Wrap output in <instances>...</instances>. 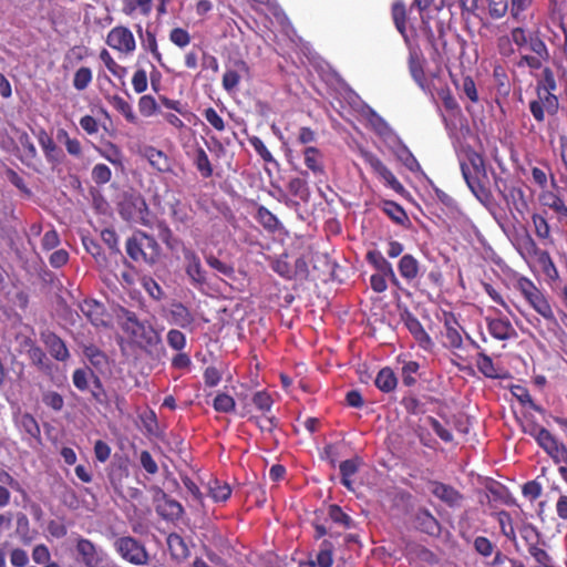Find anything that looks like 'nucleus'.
Returning a JSON list of instances; mask_svg holds the SVG:
<instances>
[{"label":"nucleus","mask_w":567,"mask_h":567,"mask_svg":"<svg viewBox=\"0 0 567 567\" xmlns=\"http://www.w3.org/2000/svg\"><path fill=\"white\" fill-rule=\"evenodd\" d=\"M410 51L409 69L414 81L423 86L425 81L424 74V56L423 51H426L429 56L435 62H442L443 53L446 43L444 38H404Z\"/></svg>","instance_id":"obj_1"},{"label":"nucleus","mask_w":567,"mask_h":567,"mask_svg":"<svg viewBox=\"0 0 567 567\" xmlns=\"http://www.w3.org/2000/svg\"><path fill=\"white\" fill-rule=\"evenodd\" d=\"M463 179L477 200L487 206L492 202V193L484 157L473 150H463Z\"/></svg>","instance_id":"obj_2"},{"label":"nucleus","mask_w":567,"mask_h":567,"mask_svg":"<svg viewBox=\"0 0 567 567\" xmlns=\"http://www.w3.org/2000/svg\"><path fill=\"white\" fill-rule=\"evenodd\" d=\"M506 488L499 482L471 472L467 475V499L474 503V508H484L492 502L503 501Z\"/></svg>","instance_id":"obj_3"},{"label":"nucleus","mask_w":567,"mask_h":567,"mask_svg":"<svg viewBox=\"0 0 567 567\" xmlns=\"http://www.w3.org/2000/svg\"><path fill=\"white\" fill-rule=\"evenodd\" d=\"M127 256L138 265L154 266L161 258L157 240L142 230H136L125 243Z\"/></svg>","instance_id":"obj_4"},{"label":"nucleus","mask_w":567,"mask_h":567,"mask_svg":"<svg viewBox=\"0 0 567 567\" xmlns=\"http://www.w3.org/2000/svg\"><path fill=\"white\" fill-rule=\"evenodd\" d=\"M120 326L122 330L142 349H151L157 347L162 339L154 327L138 320L135 312L122 309Z\"/></svg>","instance_id":"obj_5"},{"label":"nucleus","mask_w":567,"mask_h":567,"mask_svg":"<svg viewBox=\"0 0 567 567\" xmlns=\"http://www.w3.org/2000/svg\"><path fill=\"white\" fill-rule=\"evenodd\" d=\"M514 288L539 316L557 326V319L547 296L529 278L518 276Z\"/></svg>","instance_id":"obj_6"},{"label":"nucleus","mask_w":567,"mask_h":567,"mask_svg":"<svg viewBox=\"0 0 567 567\" xmlns=\"http://www.w3.org/2000/svg\"><path fill=\"white\" fill-rule=\"evenodd\" d=\"M118 212L126 221L148 225V206L144 197L138 193H125L118 204Z\"/></svg>","instance_id":"obj_7"},{"label":"nucleus","mask_w":567,"mask_h":567,"mask_svg":"<svg viewBox=\"0 0 567 567\" xmlns=\"http://www.w3.org/2000/svg\"><path fill=\"white\" fill-rule=\"evenodd\" d=\"M116 553L126 561L143 566L148 564L150 556L145 546L132 536L118 537L114 542Z\"/></svg>","instance_id":"obj_8"},{"label":"nucleus","mask_w":567,"mask_h":567,"mask_svg":"<svg viewBox=\"0 0 567 567\" xmlns=\"http://www.w3.org/2000/svg\"><path fill=\"white\" fill-rule=\"evenodd\" d=\"M361 155L365 164L371 167L373 173L377 174L388 187L396 193L404 190L403 185L375 154L363 151Z\"/></svg>","instance_id":"obj_9"},{"label":"nucleus","mask_w":567,"mask_h":567,"mask_svg":"<svg viewBox=\"0 0 567 567\" xmlns=\"http://www.w3.org/2000/svg\"><path fill=\"white\" fill-rule=\"evenodd\" d=\"M523 432L534 437L547 455L560 443L547 429L538 424L535 420H527L523 424Z\"/></svg>","instance_id":"obj_10"},{"label":"nucleus","mask_w":567,"mask_h":567,"mask_svg":"<svg viewBox=\"0 0 567 567\" xmlns=\"http://www.w3.org/2000/svg\"><path fill=\"white\" fill-rule=\"evenodd\" d=\"M444 330L441 331L442 343L450 349L461 348V334L458 329L461 324L457 317L450 311H443Z\"/></svg>","instance_id":"obj_11"},{"label":"nucleus","mask_w":567,"mask_h":567,"mask_svg":"<svg viewBox=\"0 0 567 567\" xmlns=\"http://www.w3.org/2000/svg\"><path fill=\"white\" fill-rule=\"evenodd\" d=\"M559 101L557 96L537 95L529 102V111L537 123L545 121V114L555 115L558 112Z\"/></svg>","instance_id":"obj_12"},{"label":"nucleus","mask_w":567,"mask_h":567,"mask_svg":"<svg viewBox=\"0 0 567 567\" xmlns=\"http://www.w3.org/2000/svg\"><path fill=\"white\" fill-rule=\"evenodd\" d=\"M80 310L83 316L94 326V327H106L109 324V313L103 303L94 300V299H85L80 305Z\"/></svg>","instance_id":"obj_13"},{"label":"nucleus","mask_w":567,"mask_h":567,"mask_svg":"<svg viewBox=\"0 0 567 567\" xmlns=\"http://www.w3.org/2000/svg\"><path fill=\"white\" fill-rule=\"evenodd\" d=\"M184 259L186 261V274L195 286H203L206 284V271L202 267L199 257L195 251L188 249L184 251Z\"/></svg>","instance_id":"obj_14"},{"label":"nucleus","mask_w":567,"mask_h":567,"mask_svg":"<svg viewBox=\"0 0 567 567\" xmlns=\"http://www.w3.org/2000/svg\"><path fill=\"white\" fill-rule=\"evenodd\" d=\"M523 537L526 540L528 554L535 560V565L550 563L553 557L540 546L539 535L534 529H526Z\"/></svg>","instance_id":"obj_15"},{"label":"nucleus","mask_w":567,"mask_h":567,"mask_svg":"<svg viewBox=\"0 0 567 567\" xmlns=\"http://www.w3.org/2000/svg\"><path fill=\"white\" fill-rule=\"evenodd\" d=\"M523 537L526 540L528 554L535 560V565L550 563L553 557L540 546L539 535L534 529H526Z\"/></svg>","instance_id":"obj_16"},{"label":"nucleus","mask_w":567,"mask_h":567,"mask_svg":"<svg viewBox=\"0 0 567 567\" xmlns=\"http://www.w3.org/2000/svg\"><path fill=\"white\" fill-rule=\"evenodd\" d=\"M403 322L421 348L427 350L433 346L431 337L415 316L411 312H405L403 315Z\"/></svg>","instance_id":"obj_17"},{"label":"nucleus","mask_w":567,"mask_h":567,"mask_svg":"<svg viewBox=\"0 0 567 567\" xmlns=\"http://www.w3.org/2000/svg\"><path fill=\"white\" fill-rule=\"evenodd\" d=\"M41 338L45 348L55 360L64 362L70 358L65 342L58 334L49 331L42 333Z\"/></svg>","instance_id":"obj_18"},{"label":"nucleus","mask_w":567,"mask_h":567,"mask_svg":"<svg viewBox=\"0 0 567 567\" xmlns=\"http://www.w3.org/2000/svg\"><path fill=\"white\" fill-rule=\"evenodd\" d=\"M156 513L167 520H177L184 514V508L182 504L166 494L163 495L156 505Z\"/></svg>","instance_id":"obj_19"},{"label":"nucleus","mask_w":567,"mask_h":567,"mask_svg":"<svg viewBox=\"0 0 567 567\" xmlns=\"http://www.w3.org/2000/svg\"><path fill=\"white\" fill-rule=\"evenodd\" d=\"M249 68L243 60H236L231 69H227L223 75V87L233 92L239 84L243 74H248Z\"/></svg>","instance_id":"obj_20"},{"label":"nucleus","mask_w":567,"mask_h":567,"mask_svg":"<svg viewBox=\"0 0 567 567\" xmlns=\"http://www.w3.org/2000/svg\"><path fill=\"white\" fill-rule=\"evenodd\" d=\"M303 161L306 167L313 173V175H324L323 154L321 151L313 146H308L303 151Z\"/></svg>","instance_id":"obj_21"},{"label":"nucleus","mask_w":567,"mask_h":567,"mask_svg":"<svg viewBox=\"0 0 567 567\" xmlns=\"http://www.w3.org/2000/svg\"><path fill=\"white\" fill-rule=\"evenodd\" d=\"M145 157L157 172L167 173L172 171L171 159L163 151L148 146L145 148Z\"/></svg>","instance_id":"obj_22"},{"label":"nucleus","mask_w":567,"mask_h":567,"mask_svg":"<svg viewBox=\"0 0 567 567\" xmlns=\"http://www.w3.org/2000/svg\"><path fill=\"white\" fill-rule=\"evenodd\" d=\"M195 318L193 313L189 311L187 307L183 303H174L171 308V322L183 328L187 329L193 326Z\"/></svg>","instance_id":"obj_23"},{"label":"nucleus","mask_w":567,"mask_h":567,"mask_svg":"<svg viewBox=\"0 0 567 567\" xmlns=\"http://www.w3.org/2000/svg\"><path fill=\"white\" fill-rule=\"evenodd\" d=\"M557 91V82L554 75V72L549 68H545L542 72L540 78L536 83V94L537 95H548V96H557L555 92Z\"/></svg>","instance_id":"obj_24"},{"label":"nucleus","mask_w":567,"mask_h":567,"mask_svg":"<svg viewBox=\"0 0 567 567\" xmlns=\"http://www.w3.org/2000/svg\"><path fill=\"white\" fill-rule=\"evenodd\" d=\"M361 464L359 457L349 458L342 461L339 465L341 474V484L349 491H353V484L351 477L357 474Z\"/></svg>","instance_id":"obj_25"},{"label":"nucleus","mask_w":567,"mask_h":567,"mask_svg":"<svg viewBox=\"0 0 567 567\" xmlns=\"http://www.w3.org/2000/svg\"><path fill=\"white\" fill-rule=\"evenodd\" d=\"M398 269L403 279L412 281L419 276L420 264L412 255H404L398 264Z\"/></svg>","instance_id":"obj_26"},{"label":"nucleus","mask_w":567,"mask_h":567,"mask_svg":"<svg viewBox=\"0 0 567 567\" xmlns=\"http://www.w3.org/2000/svg\"><path fill=\"white\" fill-rule=\"evenodd\" d=\"M489 333L497 340H507L511 338L514 329L508 319H491L487 324Z\"/></svg>","instance_id":"obj_27"},{"label":"nucleus","mask_w":567,"mask_h":567,"mask_svg":"<svg viewBox=\"0 0 567 567\" xmlns=\"http://www.w3.org/2000/svg\"><path fill=\"white\" fill-rule=\"evenodd\" d=\"M518 251L524 259H537L545 250L540 249L535 239L526 233L518 240Z\"/></svg>","instance_id":"obj_28"},{"label":"nucleus","mask_w":567,"mask_h":567,"mask_svg":"<svg viewBox=\"0 0 567 567\" xmlns=\"http://www.w3.org/2000/svg\"><path fill=\"white\" fill-rule=\"evenodd\" d=\"M167 546L171 555L176 559H186L189 556V549L184 538L177 533H171L167 536Z\"/></svg>","instance_id":"obj_29"},{"label":"nucleus","mask_w":567,"mask_h":567,"mask_svg":"<svg viewBox=\"0 0 567 567\" xmlns=\"http://www.w3.org/2000/svg\"><path fill=\"white\" fill-rule=\"evenodd\" d=\"M94 377H99L90 368H79L72 373V382L80 392H86L90 389V382L93 383Z\"/></svg>","instance_id":"obj_30"},{"label":"nucleus","mask_w":567,"mask_h":567,"mask_svg":"<svg viewBox=\"0 0 567 567\" xmlns=\"http://www.w3.org/2000/svg\"><path fill=\"white\" fill-rule=\"evenodd\" d=\"M430 486L433 495L446 504L452 506L457 503L458 493L453 487L439 482H433Z\"/></svg>","instance_id":"obj_31"},{"label":"nucleus","mask_w":567,"mask_h":567,"mask_svg":"<svg viewBox=\"0 0 567 567\" xmlns=\"http://www.w3.org/2000/svg\"><path fill=\"white\" fill-rule=\"evenodd\" d=\"M476 367L486 378L501 379L504 377L502 369L495 365L492 358L484 353L478 354Z\"/></svg>","instance_id":"obj_32"},{"label":"nucleus","mask_w":567,"mask_h":567,"mask_svg":"<svg viewBox=\"0 0 567 567\" xmlns=\"http://www.w3.org/2000/svg\"><path fill=\"white\" fill-rule=\"evenodd\" d=\"M374 383L380 391L388 393L395 389L398 380L392 369L383 368L379 371Z\"/></svg>","instance_id":"obj_33"},{"label":"nucleus","mask_w":567,"mask_h":567,"mask_svg":"<svg viewBox=\"0 0 567 567\" xmlns=\"http://www.w3.org/2000/svg\"><path fill=\"white\" fill-rule=\"evenodd\" d=\"M89 391L91 393V399L95 404L103 406L104 409L110 408L111 401L100 377H94L92 386H90Z\"/></svg>","instance_id":"obj_34"},{"label":"nucleus","mask_w":567,"mask_h":567,"mask_svg":"<svg viewBox=\"0 0 567 567\" xmlns=\"http://www.w3.org/2000/svg\"><path fill=\"white\" fill-rule=\"evenodd\" d=\"M493 79L498 95L506 97L511 92V82L505 68L499 64L495 65Z\"/></svg>","instance_id":"obj_35"},{"label":"nucleus","mask_w":567,"mask_h":567,"mask_svg":"<svg viewBox=\"0 0 567 567\" xmlns=\"http://www.w3.org/2000/svg\"><path fill=\"white\" fill-rule=\"evenodd\" d=\"M558 466V473L567 484V446L560 442L548 455Z\"/></svg>","instance_id":"obj_36"},{"label":"nucleus","mask_w":567,"mask_h":567,"mask_svg":"<svg viewBox=\"0 0 567 567\" xmlns=\"http://www.w3.org/2000/svg\"><path fill=\"white\" fill-rule=\"evenodd\" d=\"M367 260L383 275L395 277L392 265L384 258L379 250H370L367 254Z\"/></svg>","instance_id":"obj_37"},{"label":"nucleus","mask_w":567,"mask_h":567,"mask_svg":"<svg viewBox=\"0 0 567 567\" xmlns=\"http://www.w3.org/2000/svg\"><path fill=\"white\" fill-rule=\"evenodd\" d=\"M83 353L89 362L97 370H103L109 364L106 354L94 344L85 347Z\"/></svg>","instance_id":"obj_38"},{"label":"nucleus","mask_w":567,"mask_h":567,"mask_svg":"<svg viewBox=\"0 0 567 567\" xmlns=\"http://www.w3.org/2000/svg\"><path fill=\"white\" fill-rule=\"evenodd\" d=\"M256 219L266 230L270 233H275L279 228V219L265 206L258 207Z\"/></svg>","instance_id":"obj_39"},{"label":"nucleus","mask_w":567,"mask_h":567,"mask_svg":"<svg viewBox=\"0 0 567 567\" xmlns=\"http://www.w3.org/2000/svg\"><path fill=\"white\" fill-rule=\"evenodd\" d=\"M287 188L292 196L298 197L302 202H308L310 198V189L308 182L305 178H291L287 185Z\"/></svg>","instance_id":"obj_40"},{"label":"nucleus","mask_w":567,"mask_h":567,"mask_svg":"<svg viewBox=\"0 0 567 567\" xmlns=\"http://www.w3.org/2000/svg\"><path fill=\"white\" fill-rule=\"evenodd\" d=\"M466 542L472 544L474 551L484 558L491 557L496 547L493 542L484 536H476L473 539L466 538Z\"/></svg>","instance_id":"obj_41"},{"label":"nucleus","mask_w":567,"mask_h":567,"mask_svg":"<svg viewBox=\"0 0 567 567\" xmlns=\"http://www.w3.org/2000/svg\"><path fill=\"white\" fill-rule=\"evenodd\" d=\"M391 13L396 30L404 35L406 32V8L403 1H395L392 4Z\"/></svg>","instance_id":"obj_42"},{"label":"nucleus","mask_w":567,"mask_h":567,"mask_svg":"<svg viewBox=\"0 0 567 567\" xmlns=\"http://www.w3.org/2000/svg\"><path fill=\"white\" fill-rule=\"evenodd\" d=\"M248 421L254 423L261 432L269 434L272 433L279 424L276 416H269L266 413H262V415H251Z\"/></svg>","instance_id":"obj_43"},{"label":"nucleus","mask_w":567,"mask_h":567,"mask_svg":"<svg viewBox=\"0 0 567 567\" xmlns=\"http://www.w3.org/2000/svg\"><path fill=\"white\" fill-rule=\"evenodd\" d=\"M383 212L398 225H404L406 221H409V217L405 210L395 202H384Z\"/></svg>","instance_id":"obj_44"},{"label":"nucleus","mask_w":567,"mask_h":567,"mask_svg":"<svg viewBox=\"0 0 567 567\" xmlns=\"http://www.w3.org/2000/svg\"><path fill=\"white\" fill-rule=\"evenodd\" d=\"M194 165L204 178H209L213 176L214 169L204 148L199 147L196 151Z\"/></svg>","instance_id":"obj_45"},{"label":"nucleus","mask_w":567,"mask_h":567,"mask_svg":"<svg viewBox=\"0 0 567 567\" xmlns=\"http://www.w3.org/2000/svg\"><path fill=\"white\" fill-rule=\"evenodd\" d=\"M19 427L25 432L30 437L33 439H40L41 430L40 426L34 419L33 415L30 413H23L19 421H18Z\"/></svg>","instance_id":"obj_46"},{"label":"nucleus","mask_w":567,"mask_h":567,"mask_svg":"<svg viewBox=\"0 0 567 567\" xmlns=\"http://www.w3.org/2000/svg\"><path fill=\"white\" fill-rule=\"evenodd\" d=\"M112 106L121 113L127 122L136 123V115L133 112L132 105L120 95H113L110 99Z\"/></svg>","instance_id":"obj_47"},{"label":"nucleus","mask_w":567,"mask_h":567,"mask_svg":"<svg viewBox=\"0 0 567 567\" xmlns=\"http://www.w3.org/2000/svg\"><path fill=\"white\" fill-rule=\"evenodd\" d=\"M56 138L65 145L66 152L70 155L76 157L82 155L81 142L78 138H71L65 130H59Z\"/></svg>","instance_id":"obj_48"},{"label":"nucleus","mask_w":567,"mask_h":567,"mask_svg":"<svg viewBox=\"0 0 567 567\" xmlns=\"http://www.w3.org/2000/svg\"><path fill=\"white\" fill-rule=\"evenodd\" d=\"M19 144L22 150V161L23 162H30L37 157V148L30 137V135L27 132H22L18 136Z\"/></svg>","instance_id":"obj_49"},{"label":"nucleus","mask_w":567,"mask_h":567,"mask_svg":"<svg viewBox=\"0 0 567 567\" xmlns=\"http://www.w3.org/2000/svg\"><path fill=\"white\" fill-rule=\"evenodd\" d=\"M333 564V544L324 539L317 554V565L319 567H331Z\"/></svg>","instance_id":"obj_50"},{"label":"nucleus","mask_w":567,"mask_h":567,"mask_svg":"<svg viewBox=\"0 0 567 567\" xmlns=\"http://www.w3.org/2000/svg\"><path fill=\"white\" fill-rule=\"evenodd\" d=\"M538 265L540 266L544 275L550 279L556 280L558 279V270L547 250H545L540 256L536 259Z\"/></svg>","instance_id":"obj_51"},{"label":"nucleus","mask_w":567,"mask_h":567,"mask_svg":"<svg viewBox=\"0 0 567 567\" xmlns=\"http://www.w3.org/2000/svg\"><path fill=\"white\" fill-rule=\"evenodd\" d=\"M514 40L518 47L526 45L529 40L532 51H534L539 58H548L547 48L540 38H514Z\"/></svg>","instance_id":"obj_52"},{"label":"nucleus","mask_w":567,"mask_h":567,"mask_svg":"<svg viewBox=\"0 0 567 567\" xmlns=\"http://www.w3.org/2000/svg\"><path fill=\"white\" fill-rule=\"evenodd\" d=\"M543 204L551 208L557 214L567 217V206L564 200L553 192L543 195Z\"/></svg>","instance_id":"obj_53"},{"label":"nucleus","mask_w":567,"mask_h":567,"mask_svg":"<svg viewBox=\"0 0 567 567\" xmlns=\"http://www.w3.org/2000/svg\"><path fill=\"white\" fill-rule=\"evenodd\" d=\"M209 495L215 502H225L230 497L231 488L228 484L215 480L209 485Z\"/></svg>","instance_id":"obj_54"},{"label":"nucleus","mask_w":567,"mask_h":567,"mask_svg":"<svg viewBox=\"0 0 567 567\" xmlns=\"http://www.w3.org/2000/svg\"><path fill=\"white\" fill-rule=\"evenodd\" d=\"M213 408L220 413H231L235 411L236 403L233 396L218 393L213 401Z\"/></svg>","instance_id":"obj_55"},{"label":"nucleus","mask_w":567,"mask_h":567,"mask_svg":"<svg viewBox=\"0 0 567 567\" xmlns=\"http://www.w3.org/2000/svg\"><path fill=\"white\" fill-rule=\"evenodd\" d=\"M328 515L333 523L342 525L344 528L352 526V518L337 504H331L328 507Z\"/></svg>","instance_id":"obj_56"},{"label":"nucleus","mask_w":567,"mask_h":567,"mask_svg":"<svg viewBox=\"0 0 567 567\" xmlns=\"http://www.w3.org/2000/svg\"><path fill=\"white\" fill-rule=\"evenodd\" d=\"M28 358L31 362L37 365L39 369L48 368L47 364L48 358L45 352L37 346L34 342L30 341L29 349L27 350Z\"/></svg>","instance_id":"obj_57"},{"label":"nucleus","mask_w":567,"mask_h":567,"mask_svg":"<svg viewBox=\"0 0 567 567\" xmlns=\"http://www.w3.org/2000/svg\"><path fill=\"white\" fill-rule=\"evenodd\" d=\"M92 71L87 66H81L73 76V86L78 91L85 90L89 84L92 82Z\"/></svg>","instance_id":"obj_58"},{"label":"nucleus","mask_w":567,"mask_h":567,"mask_svg":"<svg viewBox=\"0 0 567 567\" xmlns=\"http://www.w3.org/2000/svg\"><path fill=\"white\" fill-rule=\"evenodd\" d=\"M251 401L254 405L262 413H268L274 404V400L267 391L255 392L252 394Z\"/></svg>","instance_id":"obj_59"},{"label":"nucleus","mask_w":567,"mask_h":567,"mask_svg":"<svg viewBox=\"0 0 567 567\" xmlns=\"http://www.w3.org/2000/svg\"><path fill=\"white\" fill-rule=\"evenodd\" d=\"M138 111L145 117H151L158 112L156 100L152 95H143L138 100Z\"/></svg>","instance_id":"obj_60"},{"label":"nucleus","mask_w":567,"mask_h":567,"mask_svg":"<svg viewBox=\"0 0 567 567\" xmlns=\"http://www.w3.org/2000/svg\"><path fill=\"white\" fill-rule=\"evenodd\" d=\"M91 176L96 185H104L111 181L112 171L107 165L100 163L92 168Z\"/></svg>","instance_id":"obj_61"},{"label":"nucleus","mask_w":567,"mask_h":567,"mask_svg":"<svg viewBox=\"0 0 567 567\" xmlns=\"http://www.w3.org/2000/svg\"><path fill=\"white\" fill-rule=\"evenodd\" d=\"M532 221L535 228V234L540 239H547L550 236V227L547 219L540 214H533Z\"/></svg>","instance_id":"obj_62"},{"label":"nucleus","mask_w":567,"mask_h":567,"mask_svg":"<svg viewBox=\"0 0 567 567\" xmlns=\"http://www.w3.org/2000/svg\"><path fill=\"white\" fill-rule=\"evenodd\" d=\"M272 270L281 278L292 280V266L287 261V255L280 256L272 262Z\"/></svg>","instance_id":"obj_63"},{"label":"nucleus","mask_w":567,"mask_h":567,"mask_svg":"<svg viewBox=\"0 0 567 567\" xmlns=\"http://www.w3.org/2000/svg\"><path fill=\"white\" fill-rule=\"evenodd\" d=\"M492 567H525V565L517 559H513L502 553L501 550H496L494 558L491 563Z\"/></svg>","instance_id":"obj_64"}]
</instances>
